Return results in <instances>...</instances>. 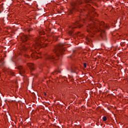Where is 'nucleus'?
I'll return each mask as SVG.
<instances>
[{
	"mask_svg": "<svg viewBox=\"0 0 128 128\" xmlns=\"http://www.w3.org/2000/svg\"><path fill=\"white\" fill-rule=\"evenodd\" d=\"M19 70H20V74H24V70L22 69V67L19 68Z\"/></svg>",
	"mask_w": 128,
	"mask_h": 128,
	"instance_id": "9",
	"label": "nucleus"
},
{
	"mask_svg": "<svg viewBox=\"0 0 128 128\" xmlns=\"http://www.w3.org/2000/svg\"><path fill=\"white\" fill-rule=\"evenodd\" d=\"M46 58L47 60H54V55L51 54V55H48L46 56Z\"/></svg>",
	"mask_w": 128,
	"mask_h": 128,
	"instance_id": "7",
	"label": "nucleus"
},
{
	"mask_svg": "<svg viewBox=\"0 0 128 128\" xmlns=\"http://www.w3.org/2000/svg\"><path fill=\"white\" fill-rule=\"evenodd\" d=\"M110 26L108 24H104V22H102L93 21L92 18H91V21L87 26V32L90 34H94L96 30L105 32L106 30H108Z\"/></svg>",
	"mask_w": 128,
	"mask_h": 128,
	"instance_id": "1",
	"label": "nucleus"
},
{
	"mask_svg": "<svg viewBox=\"0 0 128 128\" xmlns=\"http://www.w3.org/2000/svg\"><path fill=\"white\" fill-rule=\"evenodd\" d=\"M27 58H28V56H27Z\"/></svg>",
	"mask_w": 128,
	"mask_h": 128,
	"instance_id": "22",
	"label": "nucleus"
},
{
	"mask_svg": "<svg viewBox=\"0 0 128 128\" xmlns=\"http://www.w3.org/2000/svg\"><path fill=\"white\" fill-rule=\"evenodd\" d=\"M58 72H60V71L56 70L52 73V74H58Z\"/></svg>",
	"mask_w": 128,
	"mask_h": 128,
	"instance_id": "12",
	"label": "nucleus"
},
{
	"mask_svg": "<svg viewBox=\"0 0 128 128\" xmlns=\"http://www.w3.org/2000/svg\"><path fill=\"white\" fill-rule=\"evenodd\" d=\"M42 40H44V38L40 37L37 38L35 42L36 44H34L32 48H31L30 49V50H31V52H32V50H34V48L36 50H38V48H44V46H46V44L43 45V42H42Z\"/></svg>",
	"mask_w": 128,
	"mask_h": 128,
	"instance_id": "2",
	"label": "nucleus"
},
{
	"mask_svg": "<svg viewBox=\"0 0 128 128\" xmlns=\"http://www.w3.org/2000/svg\"><path fill=\"white\" fill-rule=\"evenodd\" d=\"M40 53L38 54V52H34L30 54L32 58H40Z\"/></svg>",
	"mask_w": 128,
	"mask_h": 128,
	"instance_id": "5",
	"label": "nucleus"
},
{
	"mask_svg": "<svg viewBox=\"0 0 128 128\" xmlns=\"http://www.w3.org/2000/svg\"><path fill=\"white\" fill-rule=\"evenodd\" d=\"M79 18H80V20H82V18H80V17Z\"/></svg>",
	"mask_w": 128,
	"mask_h": 128,
	"instance_id": "19",
	"label": "nucleus"
},
{
	"mask_svg": "<svg viewBox=\"0 0 128 128\" xmlns=\"http://www.w3.org/2000/svg\"><path fill=\"white\" fill-rule=\"evenodd\" d=\"M74 26H70V28H82V26L80 24V20H78L77 22H76V23L74 24Z\"/></svg>",
	"mask_w": 128,
	"mask_h": 128,
	"instance_id": "3",
	"label": "nucleus"
},
{
	"mask_svg": "<svg viewBox=\"0 0 128 128\" xmlns=\"http://www.w3.org/2000/svg\"><path fill=\"white\" fill-rule=\"evenodd\" d=\"M95 16H98V14H96Z\"/></svg>",
	"mask_w": 128,
	"mask_h": 128,
	"instance_id": "18",
	"label": "nucleus"
},
{
	"mask_svg": "<svg viewBox=\"0 0 128 128\" xmlns=\"http://www.w3.org/2000/svg\"><path fill=\"white\" fill-rule=\"evenodd\" d=\"M72 72H76V71H72Z\"/></svg>",
	"mask_w": 128,
	"mask_h": 128,
	"instance_id": "21",
	"label": "nucleus"
},
{
	"mask_svg": "<svg viewBox=\"0 0 128 128\" xmlns=\"http://www.w3.org/2000/svg\"><path fill=\"white\" fill-rule=\"evenodd\" d=\"M22 50H24V51L26 50H28V48L26 46H22Z\"/></svg>",
	"mask_w": 128,
	"mask_h": 128,
	"instance_id": "11",
	"label": "nucleus"
},
{
	"mask_svg": "<svg viewBox=\"0 0 128 128\" xmlns=\"http://www.w3.org/2000/svg\"><path fill=\"white\" fill-rule=\"evenodd\" d=\"M8 74H10L11 76H14V72L12 70H10L8 72Z\"/></svg>",
	"mask_w": 128,
	"mask_h": 128,
	"instance_id": "10",
	"label": "nucleus"
},
{
	"mask_svg": "<svg viewBox=\"0 0 128 128\" xmlns=\"http://www.w3.org/2000/svg\"><path fill=\"white\" fill-rule=\"evenodd\" d=\"M84 68H86V63H84Z\"/></svg>",
	"mask_w": 128,
	"mask_h": 128,
	"instance_id": "14",
	"label": "nucleus"
},
{
	"mask_svg": "<svg viewBox=\"0 0 128 128\" xmlns=\"http://www.w3.org/2000/svg\"><path fill=\"white\" fill-rule=\"evenodd\" d=\"M59 48H58V52L59 54H64V44H60L58 45Z\"/></svg>",
	"mask_w": 128,
	"mask_h": 128,
	"instance_id": "4",
	"label": "nucleus"
},
{
	"mask_svg": "<svg viewBox=\"0 0 128 128\" xmlns=\"http://www.w3.org/2000/svg\"><path fill=\"white\" fill-rule=\"evenodd\" d=\"M102 120L104 122H106V116H104L102 118Z\"/></svg>",
	"mask_w": 128,
	"mask_h": 128,
	"instance_id": "13",
	"label": "nucleus"
},
{
	"mask_svg": "<svg viewBox=\"0 0 128 128\" xmlns=\"http://www.w3.org/2000/svg\"><path fill=\"white\" fill-rule=\"evenodd\" d=\"M22 39H23V42H26V40H28V36L25 35L24 36Z\"/></svg>",
	"mask_w": 128,
	"mask_h": 128,
	"instance_id": "8",
	"label": "nucleus"
},
{
	"mask_svg": "<svg viewBox=\"0 0 128 128\" xmlns=\"http://www.w3.org/2000/svg\"><path fill=\"white\" fill-rule=\"evenodd\" d=\"M28 66L30 68L31 70H34V66L32 64L28 63L27 64Z\"/></svg>",
	"mask_w": 128,
	"mask_h": 128,
	"instance_id": "6",
	"label": "nucleus"
},
{
	"mask_svg": "<svg viewBox=\"0 0 128 128\" xmlns=\"http://www.w3.org/2000/svg\"><path fill=\"white\" fill-rule=\"evenodd\" d=\"M90 36L92 38V36H94V35H91Z\"/></svg>",
	"mask_w": 128,
	"mask_h": 128,
	"instance_id": "20",
	"label": "nucleus"
},
{
	"mask_svg": "<svg viewBox=\"0 0 128 128\" xmlns=\"http://www.w3.org/2000/svg\"><path fill=\"white\" fill-rule=\"evenodd\" d=\"M74 10H70V14H72V11Z\"/></svg>",
	"mask_w": 128,
	"mask_h": 128,
	"instance_id": "16",
	"label": "nucleus"
},
{
	"mask_svg": "<svg viewBox=\"0 0 128 128\" xmlns=\"http://www.w3.org/2000/svg\"><path fill=\"white\" fill-rule=\"evenodd\" d=\"M39 34H44V32L42 34H40V32H39Z\"/></svg>",
	"mask_w": 128,
	"mask_h": 128,
	"instance_id": "17",
	"label": "nucleus"
},
{
	"mask_svg": "<svg viewBox=\"0 0 128 128\" xmlns=\"http://www.w3.org/2000/svg\"><path fill=\"white\" fill-rule=\"evenodd\" d=\"M69 34H72V31L70 30L69 31Z\"/></svg>",
	"mask_w": 128,
	"mask_h": 128,
	"instance_id": "15",
	"label": "nucleus"
}]
</instances>
